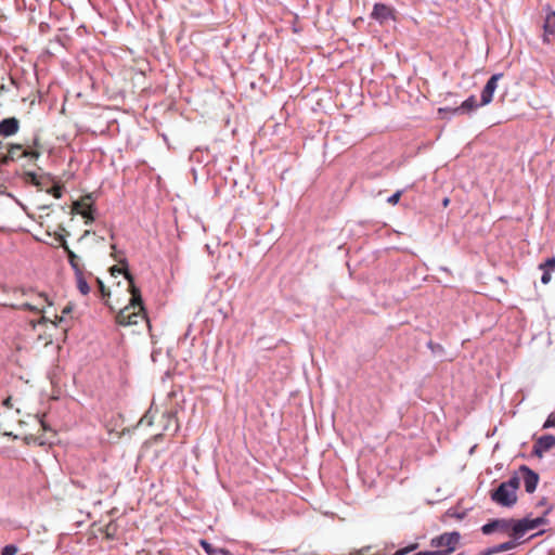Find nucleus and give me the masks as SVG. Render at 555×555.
Returning a JSON list of instances; mask_svg holds the SVG:
<instances>
[{"mask_svg": "<svg viewBox=\"0 0 555 555\" xmlns=\"http://www.w3.org/2000/svg\"><path fill=\"white\" fill-rule=\"evenodd\" d=\"M552 507H548L543 516L537 518H522L519 520L515 519H494L481 527V531L483 534H491L494 531H500L508 534L513 539H520L528 532L529 530H533L542 525H547L546 515L550 513Z\"/></svg>", "mask_w": 555, "mask_h": 555, "instance_id": "obj_1", "label": "nucleus"}, {"mask_svg": "<svg viewBox=\"0 0 555 555\" xmlns=\"http://www.w3.org/2000/svg\"><path fill=\"white\" fill-rule=\"evenodd\" d=\"M115 272H124L125 278L128 280L129 291L131 294L129 304L116 314V323L121 326L137 325L140 321H146L149 323L141 291L134 285L133 276L127 269L122 270L113 267L112 274H115Z\"/></svg>", "mask_w": 555, "mask_h": 555, "instance_id": "obj_2", "label": "nucleus"}, {"mask_svg": "<svg viewBox=\"0 0 555 555\" xmlns=\"http://www.w3.org/2000/svg\"><path fill=\"white\" fill-rule=\"evenodd\" d=\"M519 485V477L513 476L491 492V500L501 506H513L517 502V489Z\"/></svg>", "mask_w": 555, "mask_h": 555, "instance_id": "obj_3", "label": "nucleus"}, {"mask_svg": "<svg viewBox=\"0 0 555 555\" xmlns=\"http://www.w3.org/2000/svg\"><path fill=\"white\" fill-rule=\"evenodd\" d=\"M461 534L457 531L444 532L430 540V546L435 550L428 551L430 555H451L460 545Z\"/></svg>", "mask_w": 555, "mask_h": 555, "instance_id": "obj_4", "label": "nucleus"}, {"mask_svg": "<svg viewBox=\"0 0 555 555\" xmlns=\"http://www.w3.org/2000/svg\"><path fill=\"white\" fill-rule=\"evenodd\" d=\"M73 210L86 219V224H90L94 221L91 195L83 196L79 201L75 202L73 205Z\"/></svg>", "mask_w": 555, "mask_h": 555, "instance_id": "obj_5", "label": "nucleus"}, {"mask_svg": "<svg viewBox=\"0 0 555 555\" xmlns=\"http://www.w3.org/2000/svg\"><path fill=\"white\" fill-rule=\"evenodd\" d=\"M40 156V152L37 150H23L20 144L11 145L8 154L2 158V164H8L10 160H15L22 157H29L37 159Z\"/></svg>", "mask_w": 555, "mask_h": 555, "instance_id": "obj_6", "label": "nucleus"}, {"mask_svg": "<svg viewBox=\"0 0 555 555\" xmlns=\"http://www.w3.org/2000/svg\"><path fill=\"white\" fill-rule=\"evenodd\" d=\"M555 448V436L544 435L535 439L532 454L539 459H542L546 452Z\"/></svg>", "mask_w": 555, "mask_h": 555, "instance_id": "obj_7", "label": "nucleus"}, {"mask_svg": "<svg viewBox=\"0 0 555 555\" xmlns=\"http://www.w3.org/2000/svg\"><path fill=\"white\" fill-rule=\"evenodd\" d=\"M503 77V74H494L487 81L481 91L480 106L488 105L492 102L493 93L498 88V81Z\"/></svg>", "mask_w": 555, "mask_h": 555, "instance_id": "obj_8", "label": "nucleus"}, {"mask_svg": "<svg viewBox=\"0 0 555 555\" xmlns=\"http://www.w3.org/2000/svg\"><path fill=\"white\" fill-rule=\"evenodd\" d=\"M543 42L546 44H555V12H548L543 23Z\"/></svg>", "mask_w": 555, "mask_h": 555, "instance_id": "obj_9", "label": "nucleus"}, {"mask_svg": "<svg viewBox=\"0 0 555 555\" xmlns=\"http://www.w3.org/2000/svg\"><path fill=\"white\" fill-rule=\"evenodd\" d=\"M519 470L522 476L526 491L528 493L534 492L539 482V475L526 465L520 466Z\"/></svg>", "mask_w": 555, "mask_h": 555, "instance_id": "obj_10", "label": "nucleus"}, {"mask_svg": "<svg viewBox=\"0 0 555 555\" xmlns=\"http://www.w3.org/2000/svg\"><path fill=\"white\" fill-rule=\"evenodd\" d=\"M478 106H480V103L479 104L477 103L476 96L475 95H470L460 106L454 107V108H447V107L439 108V113L449 112V113H451L453 115L465 114V113L473 112Z\"/></svg>", "mask_w": 555, "mask_h": 555, "instance_id": "obj_11", "label": "nucleus"}, {"mask_svg": "<svg viewBox=\"0 0 555 555\" xmlns=\"http://www.w3.org/2000/svg\"><path fill=\"white\" fill-rule=\"evenodd\" d=\"M38 304L31 305L28 302L22 304L21 306L16 307V304L12 301H2L1 305L5 307H12V308H18L21 310H28V311H37L41 312L43 310L44 304L50 305L47 295L44 294H38Z\"/></svg>", "mask_w": 555, "mask_h": 555, "instance_id": "obj_12", "label": "nucleus"}, {"mask_svg": "<svg viewBox=\"0 0 555 555\" xmlns=\"http://www.w3.org/2000/svg\"><path fill=\"white\" fill-rule=\"evenodd\" d=\"M372 17L379 23H385L389 20H395V11L384 3H376L372 12Z\"/></svg>", "mask_w": 555, "mask_h": 555, "instance_id": "obj_13", "label": "nucleus"}, {"mask_svg": "<svg viewBox=\"0 0 555 555\" xmlns=\"http://www.w3.org/2000/svg\"><path fill=\"white\" fill-rule=\"evenodd\" d=\"M20 129V121L15 117L5 118L0 121V135L10 137Z\"/></svg>", "mask_w": 555, "mask_h": 555, "instance_id": "obj_14", "label": "nucleus"}, {"mask_svg": "<svg viewBox=\"0 0 555 555\" xmlns=\"http://www.w3.org/2000/svg\"><path fill=\"white\" fill-rule=\"evenodd\" d=\"M61 246L65 250L67 255L68 262L70 267L74 269L75 273L83 270V264L80 262L78 256L68 247L66 241L62 238Z\"/></svg>", "mask_w": 555, "mask_h": 555, "instance_id": "obj_15", "label": "nucleus"}, {"mask_svg": "<svg viewBox=\"0 0 555 555\" xmlns=\"http://www.w3.org/2000/svg\"><path fill=\"white\" fill-rule=\"evenodd\" d=\"M539 269L543 272L541 282L548 284L552 279V272L555 271V257L547 258L544 262L540 263Z\"/></svg>", "mask_w": 555, "mask_h": 555, "instance_id": "obj_16", "label": "nucleus"}, {"mask_svg": "<svg viewBox=\"0 0 555 555\" xmlns=\"http://www.w3.org/2000/svg\"><path fill=\"white\" fill-rule=\"evenodd\" d=\"M75 278H76V284H77V287H78L79 292L82 295H88L90 293V287H89L88 282H87V280L85 278L83 270L80 271V272L75 273Z\"/></svg>", "mask_w": 555, "mask_h": 555, "instance_id": "obj_17", "label": "nucleus"}, {"mask_svg": "<svg viewBox=\"0 0 555 555\" xmlns=\"http://www.w3.org/2000/svg\"><path fill=\"white\" fill-rule=\"evenodd\" d=\"M417 547H418V543H411L404 547L399 548L392 555H406V554H410L413 551H415Z\"/></svg>", "mask_w": 555, "mask_h": 555, "instance_id": "obj_18", "label": "nucleus"}, {"mask_svg": "<svg viewBox=\"0 0 555 555\" xmlns=\"http://www.w3.org/2000/svg\"><path fill=\"white\" fill-rule=\"evenodd\" d=\"M518 545L515 541H507L501 544L495 545L498 553H502L505 551H509L512 548H515Z\"/></svg>", "mask_w": 555, "mask_h": 555, "instance_id": "obj_19", "label": "nucleus"}, {"mask_svg": "<svg viewBox=\"0 0 555 555\" xmlns=\"http://www.w3.org/2000/svg\"><path fill=\"white\" fill-rule=\"evenodd\" d=\"M154 414L152 409L147 410V412L141 417L140 424L152 426L153 425Z\"/></svg>", "mask_w": 555, "mask_h": 555, "instance_id": "obj_20", "label": "nucleus"}, {"mask_svg": "<svg viewBox=\"0 0 555 555\" xmlns=\"http://www.w3.org/2000/svg\"><path fill=\"white\" fill-rule=\"evenodd\" d=\"M17 553L18 547L13 544L5 545L1 551V555H16Z\"/></svg>", "mask_w": 555, "mask_h": 555, "instance_id": "obj_21", "label": "nucleus"}, {"mask_svg": "<svg viewBox=\"0 0 555 555\" xmlns=\"http://www.w3.org/2000/svg\"><path fill=\"white\" fill-rule=\"evenodd\" d=\"M403 194L402 190L397 191L395 194H392L390 197H388L387 203L390 205H397Z\"/></svg>", "mask_w": 555, "mask_h": 555, "instance_id": "obj_22", "label": "nucleus"}, {"mask_svg": "<svg viewBox=\"0 0 555 555\" xmlns=\"http://www.w3.org/2000/svg\"><path fill=\"white\" fill-rule=\"evenodd\" d=\"M47 192L49 194L53 195L55 198H61L62 197V186L59 185V184L53 185Z\"/></svg>", "mask_w": 555, "mask_h": 555, "instance_id": "obj_23", "label": "nucleus"}, {"mask_svg": "<svg viewBox=\"0 0 555 555\" xmlns=\"http://www.w3.org/2000/svg\"><path fill=\"white\" fill-rule=\"evenodd\" d=\"M551 427H555V412L551 413L547 416V420L545 421V423L543 424L544 429L551 428Z\"/></svg>", "mask_w": 555, "mask_h": 555, "instance_id": "obj_24", "label": "nucleus"}, {"mask_svg": "<svg viewBox=\"0 0 555 555\" xmlns=\"http://www.w3.org/2000/svg\"><path fill=\"white\" fill-rule=\"evenodd\" d=\"M96 282L102 297L105 298L109 296V289L104 285V283L100 279H98Z\"/></svg>", "mask_w": 555, "mask_h": 555, "instance_id": "obj_25", "label": "nucleus"}, {"mask_svg": "<svg viewBox=\"0 0 555 555\" xmlns=\"http://www.w3.org/2000/svg\"><path fill=\"white\" fill-rule=\"evenodd\" d=\"M201 546L204 548V551L210 555L215 550L216 547H214L209 542H207L206 540H201Z\"/></svg>", "mask_w": 555, "mask_h": 555, "instance_id": "obj_26", "label": "nucleus"}, {"mask_svg": "<svg viewBox=\"0 0 555 555\" xmlns=\"http://www.w3.org/2000/svg\"><path fill=\"white\" fill-rule=\"evenodd\" d=\"M27 179L35 185H40L39 179L35 172H26Z\"/></svg>", "mask_w": 555, "mask_h": 555, "instance_id": "obj_27", "label": "nucleus"}, {"mask_svg": "<svg viewBox=\"0 0 555 555\" xmlns=\"http://www.w3.org/2000/svg\"><path fill=\"white\" fill-rule=\"evenodd\" d=\"M498 554L495 545L483 550L479 555H494Z\"/></svg>", "mask_w": 555, "mask_h": 555, "instance_id": "obj_28", "label": "nucleus"}, {"mask_svg": "<svg viewBox=\"0 0 555 555\" xmlns=\"http://www.w3.org/2000/svg\"><path fill=\"white\" fill-rule=\"evenodd\" d=\"M210 555H230L228 551L223 548H216Z\"/></svg>", "mask_w": 555, "mask_h": 555, "instance_id": "obj_29", "label": "nucleus"}, {"mask_svg": "<svg viewBox=\"0 0 555 555\" xmlns=\"http://www.w3.org/2000/svg\"><path fill=\"white\" fill-rule=\"evenodd\" d=\"M72 311V307L70 306H66L64 309H63V314L65 313H69Z\"/></svg>", "mask_w": 555, "mask_h": 555, "instance_id": "obj_30", "label": "nucleus"}, {"mask_svg": "<svg viewBox=\"0 0 555 555\" xmlns=\"http://www.w3.org/2000/svg\"><path fill=\"white\" fill-rule=\"evenodd\" d=\"M3 404L8 408L11 406V398H7L4 401H3Z\"/></svg>", "mask_w": 555, "mask_h": 555, "instance_id": "obj_31", "label": "nucleus"}, {"mask_svg": "<svg viewBox=\"0 0 555 555\" xmlns=\"http://www.w3.org/2000/svg\"><path fill=\"white\" fill-rule=\"evenodd\" d=\"M449 202H450L449 198H444L443 206L447 207L449 205Z\"/></svg>", "mask_w": 555, "mask_h": 555, "instance_id": "obj_32", "label": "nucleus"}, {"mask_svg": "<svg viewBox=\"0 0 555 555\" xmlns=\"http://www.w3.org/2000/svg\"><path fill=\"white\" fill-rule=\"evenodd\" d=\"M56 319H57V321H59V322H61V321L63 320V318H62V317H60V318H59V317H56Z\"/></svg>", "mask_w": 555, "mask_h": 555, "instance_id": "obj_33", "label": "nucleus"}, {"mask_svg": "<svg viewBox=\"0 0 555 555\" xmlns=\"http://www.w3.org/2000/svg\"><path fill=\"white\" fill-rule=\"evenodd\" d=\"M41 426L43 427V429H47V427H46L43 422H41Z\"/></svg>", "mask_w": 555, "mask_h": 555, "instance_id": "obj_34", "label": "nucleus"}, {"mask_svg": "<svg viewBox=\"0 0 555 555\" xmlns=\"http://www.w3.org/2000/svg\"><path fill=\"white\" fill-rule=\"evenodd\" d=\"M457 555H463V554L461 553V554H457Z\"/></svg>", "mask_w": 555, "mask_h": 555, "instance_id": "obj_35", "label": "nucleus"}]
</instances>
